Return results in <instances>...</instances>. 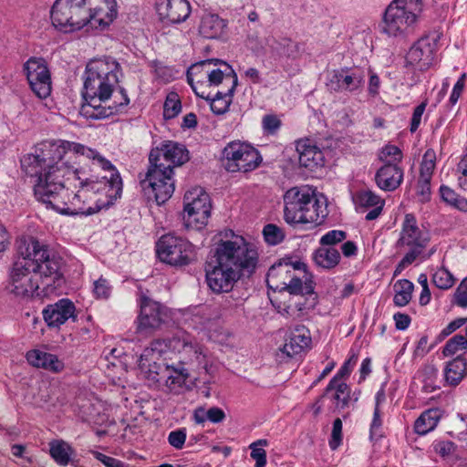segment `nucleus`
<instances>
[{
	"label": "nucleus",
	"instance_id": "f3484780",
	"mask_svg": "<svg viewBox=\"0 0 467 467\" xmlns=\"http://www.w3.org/2000/svg\"><path fill=\"white\" fill-rule=\"evenodd\" d=\"M24 70L32 91L40 99L51 93V78L45 61L31 57L24 65Z\"/></svg>",
	"mask_w": 467,
	"mask_h": 467
},
{
	"label": "nucleus",
	"instance_id": "79ce46f5",
	"mask_svg": "<svg viewBox=\"0 0 467 467\" xmlns=\"http://www.w3.org/2000/svg\"><path fill=\"white\" fill-rule=\"evenodd\" d=\"M436 152L432 149H428L423 154L420 169V178H422L424 182L431 180L436 167Z\"/></svg>",
	"mask_w": 467,
	"mask_h": 467
},
{
	"label": "nucleus",
	"instance_id": "393cba45",
	"mask_svg": "<svg viewBox=\"0 0 467 467\" xmlns=\"http://www.w3.org/2000/svg\"><path fill=\"white\" fill-rule=\"evenodd\" d=\"M310 343L309 330L305 326H296L287 334L282 351L288 357H294L308 348Z\"/></svg>",
	"mask_w": 467,
	"mask_h": 467
},
{
	"label": "nucleus",
	"instance_id": "a878e982",
	"mask_svg": "<svg viewBox=\"0 0 467 467\" xmlns=\"http://www.w3.org/2000/svg\"><path fill=\"white\" fill-rule=\"evenodd\" d=\"M327 199L322 194L317 195L314 191L305 212L301 224L319 225L327 216Z\"/></svg>",
	"mask_w": 467,
	"mask_h": 467
},
{
	"label": "nucleus",
	"instance_id": "5701e85b",
	"mask_svg": "<svg viewBox=\"0 0 467 467\" xmlns=\"http://www.w3.org/2000/svg\"><path fill=\"white\" fill-rule=\"evenodd\" d=\"M156 11L161 20L179 24L189 17L191 5L187 0H157Z\"/></svg>",
	"mask_w": 467,
	"mask_h": 467
},
{
	"label": "nucleus",
	"instance_id": "603ef678",
	"mask_svg": "<svg viewBox=\"0 0 467 467\" xmlns=\"http://www.w3.org/2000/svg\"><path fill=\"white\" fill-rule=\"evenodd\" d=\"M93 294L98 299H107L111 294V285L109 281L99 277L93 284Z\"/></svg>",
	"mask_w": 467,
	"mask_h": 467
},
{
	"label": "nucleus",
	"instance_id": "6ab92c4d",
	"mask_svg": "<svg viewBox=\"0 0 467 467\" xmlns=\"http://www.w3.org/2000/svg\"><path fill=\"white\" fill-rule=\"evenodd\" d=\"M119 75L120 66L116 59L110 57L91 59L87 64L84 73L86 78L113 85H118Z\"/></svg>",
	"mask_w": 467,
	"mask_h": 467
},
{
	"label": "nucleus",
	"instance_id": "aec40b11",
	"mask_svg": "<svg viewBox=\"0 0 467 467\" xmlns=\"http://www.w3.org/2000/svg\"><path fill=\"white\" fill-rule=\"evenodd\" d=\"M139 305L137 329L143 332L158 328L164 320V306L145 296H140Z\"/></svg>",
	"mask_w": 467,
	"mask_h": 467
},
{
	"label": "nucleus",
	"instance_id": "a19ab883",
	"mask_svg": "<svg viewBox=\"0 0 467 467\" xmlns=\"http://www.w3.org/2000/svg\"><path fill=\"white\" fill-rule=\"evenodd\" d=\"M234 92H229V88L225 90H219L213 98L207 99L210 101V107L214 114L221 115L226 112L232 102Z\"/></svg>",
	"mask_w": 467,
	"mask_h": 467
},
{
	"label": "nucleus",
	"instance_id": "f257e3e1",
	"mask_svg": "<svg viewBox=\"0 0 467 467\" xmlns=\"http://www.w3.org/2000/svg\"><path fill=\"white\" fill-rule=\"evenodd\" d=\"M21 165L36 177V198L61 214H95L122 193L113 164L96 149L67 140H46L25 155Z\"/></svg>",
	"mask_w": 467,
	"mask_h": 467
},
{
	"label": "nucleus",
	"instance_id": "4c0bfd02",
	"mask_svg": "<svg viewBox=\"0 0 467 467\" xmlns=\"http://www.w3.org/2000/svg\"><path fill=\"white\" fill-rule=\"evenodd\" d=\"M414 285L408 279L398 280L394 284V297L393 303L397 306H407L412 297Z\"/></svg>",
	"mask_w": 467,
	"mask_h": 467
},
{
	"label": "nucleus",
	"instance_id": "e433bc0d",
	"mask_svg": "<svg viewBox=\"0 0 467 467\" xmlns=\"http://www.w3.org/2000/svg\"><path fill=\"white\" fill-rule=\"evenodd\" d=\"M48 445L50 456L58 465L67 466L70 462L74 450L67 441L53 440Z\"/></svg>",
	"mask_w": 467,
	"mask_h": 467
},
{
	"label": "nucleus",
	"instance_id": "864d4df0",
	"mask_svg": "<svg viewBox=\"0 0 467 467\" xmlns=\"http://www.w3.org/2000/svg\"><path fill=\"white\" fill-rule=\"evenodd\" d=\"M187 433L185 429H178L172 431L168 435V442L171 446L177 450L182 449L185 441H186Z\"/></svg>",
	"mask_w": 467,
	"mask_h": 467
},
{
	"label": "nucleus",
	"instance_id": "f8f14e48",
	"mask_svg": "<svg viewBox=\"0 0 467 467\" xmlns=\"http://www.w3.org/2000/svg\"><path fill=\"white\" fill-rule=\"evenodd\" d=\"M156 252L161 261L171 265H186L193 259V245L184 238L174 234H165L156 244Z\"/></svg>",
	"mask_w": 467,
	"mask_h": 467
},
{
	"label": "nucleus",
	"instance_id": "4d7b16f0",
	"mask_svg": "<svg viewBox=\"0 0 467 467\" xmlns=\"http://www.w3.org/2000/svg\"><path fill=\"white\" fill-rule=\"evenodd\" d=\"M382 426V420L379 408L374 409L373 419L370 424V438H378L381 436L380 430Z\"/></svg>",
	"mask_w": 467,
	"mask_h": 467
},
{
	"label": "nucleus",
	"instance_id": "dca6fc26",
	"mask_svg": "<svg viewBox=\"0 0 467 467\" xmlns=\"http://www.w3.org/2000/svg\"><path fill=\"white\" fill-rule=\"evenodd\" d=\"M189 160L188 150L184 145L172 141L164 140L160 146L152 149L150 152V163H160L161 166L172 169L181 166Z\"/></svg>",
	"mask_w": 467,
	"mask_h": 467
},
{
	"label": "nucleus",
	"instance_id": "a18cd8bd",
	"mask_svg": "<svg viewBox=\"0 0 467 467\" xmlns=\"http://www.w3.org/2000/svg\"><path fill=\"white\" fill-rule=\"evenodd\" d=\"M182 110V103L175 92L168 94L163 105V117L166 119L176 117Z\"/></svg>",
	"mask_w": 467,
	"mask_h": 467
},
{
	"label": "nucleus",
	"instance_id": "c756f323",
	"mask_svg": "<svg viewBox=\"0 0 467 467\" xmlns=\"http://www.w3.org/2000/svg\"><path fill=\"white\" fill-rule=\"evenodd\" d=\"M353 201L358 209L372 208L366 215V219L368 221L377 219L381 213L385 203L383 199L370 190H362L358 192L354 195Z\"/></svg>",
	"mask_w": 467,
	"mask_h": 467
},
{
	"label": "nucleus",
	"instance_id": "7ed1b4c3",
	"mask_svg": "<svg viewBox=\"0 0 467 467\" xmlns=\"http://www.w3.org/2000/svg\"><path fill=\"white\" fill-rule=\"evenodd\" d=\"M17 254L18 258L9 272L7 286L16 296L26 298L38 296L39 278L57 277L59 258L35 237H20L17 240Z\"/></svg>",
	"mask_w": 467,
	"mask_h": 467
},
{
	"label": "nucleus",
	"instance_id": "680f3d73",
	"mask_svg": "<svg viewBox=\"0 0 467 467\" xmlns=\"http://www.w3.org/2000/svg\"><path fill=\"white\" fill-rule=\"evenodd\" d=\"M467 322V318L460 317L450 322L441 332L442 338L450 336L451 333L462 327Z\"/></svg>",
	"mask_w": 467,
	"mask_h": 467
},
{
	"label": "nucleus",
	"instance_id": "20e7f679",
	"mask_svg": "<svg viewBox=\"0 0 467 467\" xmlns=\"http://www.w3.org/2000/svg\"><path fill=\"white\" fill-rule=\"evenodd\" d=\"M258 263L255 247L240 235L221 241L215 249L214 260L206 266L208 286L215 293L232 290L242 272L251 274Z\"/></svg>",
	"mask_w": 467,
	"mask_h": 467
},
{
	"label": "nucleus",
	"instance_id": "09e8293b",
	"mask_svg": "<svg viewBox=\"0 0 467 467\" xmlns=\"http://www.w3.org/2000/svg\"><path fill=\"white\" fill-rule=\"evenodd\" d=\"M263 234L267 244L275 245L280 244L285 235L281 228L275 224H267L264 227Z\"/></svg>",
	"mask_w": 467,
	"mask_h": 467
},
{
	"label": "nucleus",
	"instance_id": "4468645a",
	"mask_svg": "<svg viewBox=\"0 0 467 467\" xmlns=\"http://www.w3.org/2000/svg\"><path fill=\"white\" fill-rule=\"evenodd\" d=\"M314 190L307 186L293 187L284 195V218L291 225L301 224L305 207H306Z\"/></svg>",
	"mask_w": 467,
	"mask_h": 467
},
{
	"label": "nucleus",
	"instance_id": "0e129e2a",
	"mask_svg": "<svg viewBox=\"0 0 467 467\" xmlns=\"http://www.w3.org/2000/svg\"><path fill=\"white\" fill-rule=\"evenodd\" d=\"M263 127L269 133H274L280 127V120L274 115H267L263 119Z\"/></svg>",
	"mask_w": 467,
	"mask_h": 467
},
{
	"label": "nucleus",
	"instance_id": "e2e57ef3",
	"mask_svg": "<svg viewBox=\"0 0 467 467\" xmlns=\"http://www.w3.org/2000/svg\"><path fill=\"white\" fill-rule=\"evenodd\" d=\"M10 244L11 234L3 224H0V258L9 249Z\"/></svg>",
	"mask_w": 467,
	"mask_h": 467
},
{
	"label": "nucleus",
	"instance_id": "6e6552de",
	"mask_svg": "<svg viewBox=\"0 0 467 467\" xmlns=\"http://www.w3.org/2000/svg\"><path fill=\"white\" fill-rule=\"evenodd\" d=\"M140 186L149 200L153 199L159 205L166 202L175 190L172 169L160 163H150L145 178L140 181Z\"/></svg>",
	"mask_w": 467,
	"mask_h": 467
},
{
	"label": "nucleus",
	"instance_id": "338daca9",
	"mask_svg": "<svg viewBox=\"0 0 467 467\" xmlns=\"http://www.w3.org/2000/svg\"><path fill=\"white\" fill-rule=\"evenodd\" d=\"M206 417H208V420L211 422L218 423L224 420L225 414L222 409L213 407L207 410Z\"/></svg>",
	"mask_w": 467,
	"mask_h": 467
},
{
	"label": "nucleus",
	"instance_id": "0eeeda50",
	"mask_svg": "<svg viewBox=\"0 0 467 467\" xmlns=\"http://www.w3.org/2000/svg\"><path fill=\"white\" fill-rule=\"evenodd\" d=\"M431 241V234L424 227L420 226L415 216L407 213L404 217L397 247L406 252L396 266L393 275H400L424 251Z\"/></svg>",
	"mask_w": 467,
	"mask_h": 467
},
{
	"label": "nucleus",
	"instance_id": "72a5a7b5",
	"mask_svg": "<svg viewBox=\"0 0 467 467\" xmlns=\"http://www.w3.org/2000/svg\"><path fill=\"white\" fill-rule=\"evenodd\" d=\"M442 415L443 411L439 408L423 411L414 423L415 432L420 435H425L433 431Z\"/></svg>",
	"mask_w": 467,
	"mask_h": 467
},
{
	"label": "nucleus",
	"instance_id": "de8ad7c7",
	"mask_svg": "<svg viewBox=\"0 0 467 467\" xmlns=\"http://www.w3.org/2000/svg\"><path fill=\"white\" fill-rule=\"evenodd\" d=\"M266 444V440H258L250 445L251 457L255 461L254 467H265L266 452L261 446Z\"/></svg>",
	"mask_w": 467,
	"mask_h": 467
},
{
	"label": "nucleus",
	"instance_id": "f03ea898",
	"mask_svg": "<svg viewBox=\"0 0 467 467\" xmlns=\"http://www.w3.org/2000/svg\"><path fill=\"white\" fill-rule=\"evenodd\" d=\"M183 364L205 366V355L196 339L186 331H178L171 338L156 339L140 355L139 368L148 385L160 382L177 392L190 374Z\"/></svg>",
	"mask_w": 467,
	"mask_h": 467
},
{
	"label": "nucleus",
	"instance_id": "774afa93",
	"mask_svg": "<svg viewBox=\"0 0 467 467\" xmlns=\"http://www.w3.org/2000/svg\"><path fill=\"white\" fill-rule=\"evenodd\" d=\"M440 193L442 201L448 205H451L458 195L457 192L446 185H441L440 187Z\"/></svg>",
	"mask_w": 467,
	"mask_h": 467
},
{
	"label": "nucleus",
	"instance_id": "c03bdc74",
	"mask_svg": "<svg viewBox=\"0 0 467 467\" xmlns=\"http://www.w3.org/2000/svg\"><path fill=\"white\" fill-rule=\"evenodd\" d=\"M432 283L438 288L447 290L454 285L455 278L446 267L441 266L432 275Z\"/></svg>",
	"mask_w": 467,
	"mask_h": 467
},
{
	"label": "nucleus",
	"instance_id": "412c9836",
	"mask_svg": "<svg viewBox=\"0 0 467 467\" xmlns=\"http://www.w3.org/2000/svg\"><path fill=\"white\" fill-rule=\"evenodd\" d=\"M219 59L202 60L192 64L187 70V81L196 96L209 99L206 79L211 67H218Z\"/></svg>",
	"mask_w": 467,
	"mask_h": 467
},
{
	"label": "nucleus",
	"instance_id": "cd10ccee",
	"mask_svg": "<svg viewBox=\"0 0 467 467\" xmlns=\"http://www.w3.org/2000/svg\"><path fill=\"white\" fill-rule=\"evenodd\" d=\"M293 271L291 265L285 261L272 265L266 276L267 286L273 291H285L289 282H291Z\"/></svg>",
	"mask_w": 467,
	"mask_h": 467
},
{
	"label": "nucleus",
	"instance_id": "58836bf2",
	"mask_svg": "<svg viewBox=\"0 0 467 467\" xmlns=\"http://www.w3.org/2000/svg\"><path fill=\"white\" fill-rule=\"evenodd\" d=\"M331 390H335L333 398L335 400L336 407L340 409L347 407L349 401L350 393V389L348 384L344 381H337L336 383L332 384V379H330L328 385L326 388V393H328Z\"/></svg>",
	"mask_w": 467,
	"mask_h": 467
},
{
	"label": "nucleus",
	"instance_id": "c85d7f7f",
	"mask_svg": "<svg viewBox=\"0 0 467 467\" xmlns=\"http://www.w3.org/2000/svg\"><path fill=\"white\" fill-rule=\"evenodd\" d=\"M296 150L301 166L313 171L325 165L324 152L316 145L300 141L296 145Z\"/></svg>",
	"mask_w": 467,
	"mask_h": 467
},
{
	"label": "nucleus",
	"instance_id": "b1692460",
	"mask_svg": "<svg viewBox=\"0 0 467 467\" xmlns=\"http://www.w3.org/2000/svg\"><path fill=\"white\" fill-rule=\"evenodd\" d=\"M403 176L404 171L400 165L383 164L375 174V182L379 189L392 192L401 184Z\"/></svg>",
	"mask_w": 467,
	"mask_h": 467
},
{
	"label": "nucleus",
	"instance_id": "ea45409f",
	"mask_svg": "<svg viewBox=\"0 0 467 467\" xmlns=\"http://www.w3.org/2000/svg\"><path fill=\"white\" fill-rule=\"evenodd\" d=\"M291 282L288 283L285 291L292 295H310L314 292L313 282L309 279L306 274L302 277L296 276L295 274L292 275Z\"/></svg>",
	"mask_w": 467,
	"mask_h": 467
},
{
	"label": "nucleus",
	"instance_id": "39448f33",
	"mask_svg": "<svg viewBox=\"0 0 467 467\" xmlns=\"http://www.w3.org/2000/svg\"><path fill=\"white\" fill-rule=\"evenodd\" d=\"M116 88L117 85L84 77L82 95L85 104L81 114L87 119H101L121 111L130 99L123 88L116 90Z\"/></svg>",
	"mask_w": 467,
	"mask_h": 467
},
{
	"label": "nucleus",
	"instance_id": "7c9ffc66",
	"mask_svg": "<svg viewBox=\"0 0 467 467\" xmlns=\"http://www.w3.org/2000/svg\"><path fill=\"white\" fill-rule=\"evenodd\" d=\"M26 360L36 368H42L53 372L61 371L64 364L57 356L40 349H33L26 353Z\"/></svg>",
	"mask_w": 467,
	"mask_h": 467
},
{
	"label": "nucleus",
	"instance_id": "a211bd4d",
	"mask_svg": "<svg viewBox=\"0 0 467 467\" xmlns=\"http://www.w3.org/2000/svg\"><path fill=\"white\" fill-rule=\"evenodd\" d=\"M88 6L87 26L91 28H105L117 17L116 0H86Z\"/></svg>",
	"mask_w": 467,
	"mask_h": 467
},
{
	"label": "nucleus",
	"instance_id": "8fccbe9b",
	"mask_svg": "<svg viewBox=\"0 0 467 467\" xmlns=\"http://www.w3.org/2000/svg\"><path fill=\"white\" fill-rule=\"evenodd\" d=\"M358 355L353 353L350 357L344 362L337 374L331 379L332 384L337 381H343L342 379L346 377H348L353 370L354 367L358 362Z\"/></svg>",
	"mask_w": 467,
	"mask_h": 467
},
{
	"label": "nucleus",
	"instance_id": "423d86ee",
	"mask_svg": "<svg viewBox=\"0 0 467 467\" xmlns=\"http://www.w3.org/2000/svg\"><path fill=\"white\" fill-rule=\"evenodd\" d=\"M424 8V0H391L381 15L379 33L389 38H406L413 32Z\"/></svg>",
	"mask_w": 467,
	"mask_h": 467
},
{
	"label": "nucleus",
	"instance_id": "1a4fd4ad",
	"mask_svg": "<svg viewBox=\"0 0 467 467\" xmlns=\"http://www.w3.org/2000/svg\"><path fill=\"white\" fill-rule=\"evenodd\" d=\"M86 0H56L50 11L52 25L62 32H74L87 26Z\"/></svg>",
	"mask_w": 467,
	"mask_h": 467
},
{
	"label": "nucleus",
	"instance_id": "9b49d317",
	"mask_svg": "<svg viewBox=\"0 0 467 467\" xmlns=\"http://www.w3.org/2000/svg\"><path fill=\"white\" fill-rule=\"evenodd\" d=\"M184 224L187 228L201 230L208 223L212 204L209 194L202 187H193L184 194Z\"/></svg>",
	"mask_w": 467,
	"mask_h": 467
},
{
	"label": "nucleus",
	"instance_id": "bb28decb",
	"mask_svg": "<svg viewBox=\"0 0 467 467\" xmlns=\"http://www.w3.org/2000/svg\"><path fill=\"white\" fill-rule=\"evenodd\" d=\"M219 67H211L206 79L208 87L218 86L223 84L229 88V92H234L238 83V78L234 69L225 62L219 60Z\"/></svg>",
	"mask_w": 467,
	"mask_h": 467
},
{
	"label": "nucleus",
	"instance_id": "473e14b6",
	"mask_svg": "<svg viewBox=\"0 0 467 467\" xmlns=\"http://www.w3.org/2000/svg\"><path fill=\"white\" fill-rule=\"evenodd\" d=\"M467 375V361L458 356L449 361L444 368V379L450 386H457Z\"/></svg>",
	"mask_w": 467,
	"mask_h": 467
},
{
	"label": "nucleus",
	"instance_id": "69168bd1",
	"mask_svg": "<svg viewBox=\"0 0 467 467\" xmlns=\"http://www.w3.org/2000/svg\"><path fill=\"white\" fill-rule=\"evenodd\" d=\"M393 319L395 321V326L397 327V329L399 330H405L409 327L410 324V317L409 315L407 314H403V313H396L394 314L393 316Z\"/></svg>",
	"mask_w": 467,
	"mask_h": 467
},
{
	"label": "nucleus",
	"instance_id": "3c124183",
	"mask_svg": "<svg viewBox=\"0 0 467 467\" xmlns=\"http://www.w3.org/2000/svg\"><path fill=\"white\" fill-rule=\"evenodd\" d=\"M347 238V233L342 230H331L320 238V244L326 247H332Z\"/></svg>",
	"mask_w": 467,
	"mask_h": 467
},
{
	"label": "nucleus",
	"instance_id": "5fc2aeb1",
	"mask_svg": "<svg viewBox=\"0 0 467 467\" xmlns=\"http://www.w3.org/2000/svg\"><path fill=\"white\" fill-rule=\"evenodd\" d=\"M342 441V421L337 418L333 422L331 439L329 446L332 450H336Z\"/></svg>",
	"mask_w": 467,
	"mask_h": 467
},
{
	"label": "nucleus",
	"instance_id": "9d476101",
	"mask_svg": "<svg viewBox=\"0 0 467 467\" xmlns=\"http://www.w3.org/2000/svg\"><path fill=\"white\" fill-rule=\"evenodd\" d=\"M262 161L259 151L252 145L239 140L229 142L223 150L222 162L229 172H247Z\"/></svg>",
	"mask_w": 467,
	"mask_h": 467
},
{
	"label": "nucleus",
	"instance_id": "6e6d98bb",
	"mask_svg": "<svg viewBox=\"0 0 467 467\" xmlns=\"http://www.w3.org/2000/svg\"><path fill=\"white\" fill-rule=\"evenodd\" d=\"M426 107H427V101H423L415 108L412 117H411V120H410V132L413 133L419 129Z\"/></svg>",
	"mask_w": 467,
	"mask_h": 467
},
{
	"label": "nucleus",
	"instance_id": "ddd939ff",
	"mask_svg": "<svg viewBox=\"0 0 467 467\" xmlns=\"http://www.w3.org/2000/svg\"><path fill=\"white\" fill-rule=\"evenodd\" d=\"M439 40L440 34L436 32L427 34L418 39L407 53V63L419 70L428 69L434 61Z\"/></svg>",
	"mask_w": 467,
	"mask_h": 467
},
{
	"label": "nucleus",
	"instance_id": "49530a36",
	"mask_svg": "<svg viewBox=\"0 0 467 467\" xmlns=\"http://www.w3.org/2000/svg\"><path fill=\"white\" fill-rule=\"evenodd\" d=\"M403 154L401 150L395 145H386L379 153V160L384 164L400 165Z\"/></svg>",
	"mask_w": 467,
	"mask_h": 467
},
{
	"label": "nucleus",
	"instance_id": "2eb2a0df",
	"mask_svg": "<svg viewBox=\"0 0 467 467\" xmlns=\"http://www.w3.org/2000/svg\"><path fill=\"white\" fill-rule=\"evenodd\" d=\"M368 75V70L359 67L341 68L334 72L328 86L335 91L360 93Z\"/></svg>",
	"mask_w": 467,
	"mask_h": 467
},
{
	"label": "nucleus",
	"instance_id": "4be33fe9",
	"mask_svg": "<svg viewBox=\"0 0 467 467\" xmlns=\"http://www.w3.org/2000/svg\"><path fill=\"white\" fill-rule=\"evenodd\" d=\"M45 322L50 327H59L67 320L77 319L76 306L68 298H62L54 304L47 305L42 311Z\"/></svg>",
	"mask_w": 467,
	"mask_h": 467
},
{
	"label": "nucleus",
	"instance_id": "13d9d810",
	"mask_svg": "<svg viewBox=\"0 0 467 467\" xmlns=\"http://www.w3.org/2000/svg\"><path fill=\"white\" fill-rule=\"evenodd\" d=\"M459 185L463 190H467V153L462 158L457 166Z\"/></svg>",
	"mask_w": 467,
	"mask_h": 467
},
{
	"label": "nucleus",
	"instance_id": "2f4dec72",
	"mask_svg": "<svg viewBox=\"0 0 467 467\" xmlns=\"http://www.w3.org/2000/svg\"><path fill=\"white\" fill-rule=\"evenodd\" d=\"M225 26V21L218 15L206 14L202 17L199 32L203 37L218 38L223 35Z\"/></svg>",
	"mask_w": 467,
	"mask_h": 467
},
{
	"label": "nucleus",
	"instance_id": "f704fd0d",
	"mask_svg": "<svg viewBox=\"0 0 467 467\" xmlns=\"http://www.w3.org/2000/svg\"><path fill=\"white\" fill-rule=\"evenodd\" d=\"M270 49L278 57L296 59L300 56V45L285 37L274 39Z\"/></svg>",
	"mask_w": 467,
	"mask_h": 467
},
{
	"label": "nucleus",
	"instance_id": "37998d69",
	"mask_svg": "<svg viewBox=\"0 0 467 467\" xmlns=\"http://www.w3.org/2000/svg\"><path fill=\"white\" fill-rule=\"evenodd\" d=\"M467 350L466 335H455L450 338L443 347L442 353L445 357L453 356Z\"/></svg>",
	"mask_w": 467,
	"mask_h": 467
},
{
	"label": "nucleus",
	"instance_id": "bf43d9fd",
	"mask_svg": "<svg viewBox=\"0 0 467 467\" xmlns=\"http://www.w3.org/2000/svg\"><path fill=\"white\" fill-rule=\"evenodd\" d=\"M465 78L466 75L462 74L460 78L457 80V82L454 84L451 94L450 96V103L453 106L457 103L459 98L461 97L463 88L465 85Z\"/></svg>",
	"mask_w": 467,
	"mask_h": 467
},
{
	"label": "nucleus",
	"instance_id": "052dcab7",
	"mask_svg": "<svg viewBox=\"0 0 467 467\" xmlns=\"http://www.w3.org/2000/svg\"><path fill=\"white\" fill-rule=\"evenodd\" d=\"M455 445L450 441H441L434 444V451L441 456L446 457L454 451Z\"/></svg>",
	"mask_w": 467,
	"mask_h": 467
},
{
	"label": "nucleus",
	"instance_id": "c9c22d12",
	"mask_svg": "<svg viewBox=\"0 0 467 467\" xmlns=\"http://www.w3.org/2000/svg\"><path fill=\"white\" fill-rule=\"evenodd\" d=\"M340 254L334 247L322 246L317 249L313 254L315 264L323 269H332L337 266L340 261Z\"/></svg>",
	"mask_w": 467,
	"mask_h": 467
}]
</instances>
